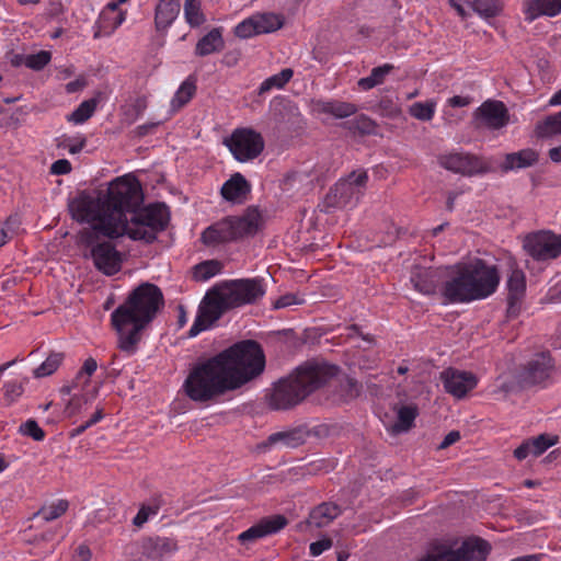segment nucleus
Returning a JSON list of instances; mask_svg holds the SVG:
<instances>
[{"label":"nucleus","mask_w":561,"mask_h":561,"mask_svg":"<svg viewBox=\"0 0 561 561\" xmlns=\"http://www.w3.org/2000/svg\"><path fill=\"white\" fill-rule=\"evenodd\" d=\"M140 202V183L125 175L111 182L104 194L80 192L69 201L68 208L76 221L92 224V228L85 232L115 239L124 236V226L118 225L124 211L133 209Z\"/></svg>","instance_id":"obj_1"},{"label":"nucleus","mask_w":561,"mask_h":561,"mask_svg":"<svg viewBox=\"0 0 561 561\" xmlns=\"http://www.w3.org/2000/svg\"><path fill=\"white\" fill-rule=\"evenodd\" d=\"M163 306V294L157 285L141 283L134 288L111 314L118 337L117 347L128 355L135 354L142 339V330L153 321Z\"/></svg>","instance_id":"obj_2"},{"label":"nucleus","mask_w":561,"mask_h":561,"mask_svg":"<svg viewBox=\"0 0 561 561\" xmlns=\"http://www.w3.org/2000/svg\"><path fill=\"white\" fill-rule=\"evenodd\" d=\"M336 373L334 365L308 362L298 367L294 375L275 385L268 404L273 410H288L328 385Z\"/></svg>","instance_id":"obj_3"},{"label":"nucleus","mask_w":561,"mask_h":561,"mask_svg":"<svg viewBox=\"0 0 561 561\" xmlns=\"http://www.w3.org/2000/svg\"><path fill=\"white\" fill-rule=\"evenodd\" d=\"M499 280L494 265L476 259L459 267L458 273L444 284L442 295L451 304L483 299L495 291Z\"/></svg>","instance_id":"obj_4"},{"label":"nucleus","mask_w":561,"mask_h":561,"mask_svg":"<svg viewBox=\"0 0 561 561\" xmlns=\"http://www.w3.org/2000/svg\"><path fill=\"white\" fill-rule=\"evenodd\" d=\"M226 373L218 354L195 365L186 377L183 388L185 394L195 402H207L228 390L237 389Z\"/></svg>","instance_id":"obj_5"},{"label":"nucleus","mask_w":561,"mask_h":561,"mask_svg":"<svg viewBox=\"0 0 561 561\" xmlns=\"http://www.w3.org/2000/svg\"><path fill=\"white\" fill-rule=\"evenodd\" d=\"M222 366L237 388L260 376L265 368V355L253 340L238 342L218 354Z\"/></svg>","instance_id":"obj_6"},{"label":"nucleus","mask_w":561,"mask_h":561,"mask_svg":"<svg viewBox=\"0 0 561 561\" xmlns=\"http://www.w3.org/2000/svg\"><path fill=\"white\" fill-rule=\"evenodd\" d=\"M142 201L130 210L124 211L118 225L124 226V234L133 240L151 243L157 233L163 231L169 222V211L164 204H152L138 210Z\"/></svg>","instance_id":"obj_7"},{"label":"nucleus","mask_w":561,"mask_h":561,"mask_svg":"<svg viewBox=\"0 0 561 561\" xmlns=\"http://www.w3.org/2000/svg\"><path fill=\"white\" fill-rule=\"evenodd\" d=\"M263 227V218L257 208L249 207L242 216L226 217L209 226L202 233V241L206 245L237 241L253 237Z\"/></svg>","instance_id":"obj_8"},{"label":"nucleus","mask_w":561,"mask_h":561,"mask_svg":"<svg viewBox=\"0 0 561 561\" xmlns=\"http://www.w3.org/2000/svg\"><path fill=\"white\" fill-rule=\"evenodd\" d=\"M228 309H232V306H230L226 294L220 286L215 287L204 297L195 321L188 331V336L195 337L209 329Z\"/></svg>","instance_id":"obj_9"},{"label":"nucleus","mask_w":561,"mask_h":561,"mask_svg":"<svg viewBox=\"0 0 561 561\" xmlns=\"http://www.w3.org/2000/svg\"><path fill=\"white\" fill-rule=\"evenodd\" d=\"M98 234L83 232L82 242L90 248V257L96 270L107 276L115 275L122 268L123 255L110 241H100Z\"/></svg>","instance_id":"obj_10"},{"label":"nucleus","mask_w":561,"mask_h":561,"mask_svg":"<svg viewBox=\"0 0 561 561\" xmlns=\"http://www.w3.org/2000/svg\"><path fill=\"white\" fill-rule=\"evenodd\" d=\"M368 181L366 171L352 172L347 178L340 180L327 194L330 206L343 207L356 203L363 196Z\"/></svg>","instance_id":"obj_11"},{"label":"nucleus","mask_w":561,"mask_h":561,"mask_svg":"<svg viewBox=\"0 0 561 561\" xmlns=\"http://www.w3.org/2000/svg\"><path fill=\"white\" fill-rule=\"evenodd\" d=\"M236 160L247 162L255 159L264 149V140L261 134L250 128L236 129L225 140Z\"/></svg>","instance_id":"obj_12"},{"label":"nucleus","mask_w":561,"mask_h":561,"mask_svg":"<svg viewBox=\"0 0 561 561\" xmlns=\"http://www.w3.org/2000/svg\"><path fill=\"white\" fill-rule=\"evenodd\" d=\"M523 248L535 261L545 262L561 254V234L541 230L527 234Z\"/></svg>","instance_id":"obj_13"},{"label":"nucleus","mask_w":561,"mask_h":561,"mask_svg":"<svg viewBox=\"0 0 561 561\" xmlns=\"http://www.w3.org/2000/svg\"><path fill=\"white\" fill-rule=\"evenodd\" d=\"M220 287L232 308L255 304L265 295V286L261 278L234 279L222 284Z\"/></svg>","instance_id":"obj_14"},{"label":"nucleus","mask_w":561,"mask_h":561,"mask_svg":"<svg viewBox=\"0 0 561 561\" xmlns=\"http://www.w3.org/2000/svg\"><path fill=\"white\" fill-rule=\"evenodd\" d=\"M553 363L549 354H538L530 359L518 375L522 387L540 385L550 378Z\"/></svg>","instance_id":"obj_15"},{"label":"nucleus","mask_w":561,"mask_h":561,"mask_svg":"<svg viewBox=\"0 0 561 561\" xmlns=\"http://www.w3.org/2000/svg\"><path fill=\"white\" fill-rule=\"evenodd\" d=\"M438 162L446 170L465 176H471L486 171L484 163L478 157L465 152L440 156Z\"/></svg>","instance_id":"obj_16"},{"label":"nucleus","mask_w":561,"mask_h":561,"mask_svg":"<svg viewBox=\"0 0 561 561\" xmlns=\"http://www.w3.org/2000/svg\"><path fill=\"white\" fill-rule=\"evenodd\" d=\"M445 391L457 399L463 398L478 382L477 377L469 371L447 368L440 373Z\"/></svg>","instance_id":"obj_17"},{"label":"nucleus","mask_w":561,"mask_h":561,"mask_svg":"<svg viewBox=\"0 0 561 561\" xmlns=\"http://www.w3.org/2000/svg\"><path fill=\"white\" fill-rule=\"evenodd\" d=\"M507 317L518 316L526 293V276L520 268H512L506 280Z\"/></svg>","instance_id":"obj_18"},{"label":"nucleus","mask_w":561,"mask_h":561,"mask_svg":"<svg viewBox=\"0 0 561 561\" xmlns=\"http://www.w3.org/2000/svg\"><path fill=\"white\" fill-rule=\"evenodd\" d=\"M476 118L482 121L485 127L490 129H501L508 124L510 114L501 101L488 100L483 102L474 112Z\"/></svg>","instance_id":"obj_19"},{"label":"nucleus","mask_w":561,"mask_h":561,"mask_svg":"<svg viewBox=\"0 0 561 561\" xmlns=\"http://www.w3.org/2000/svg\"><path fill=\"white\" fill-rule=\"evenodd\" d=\"M286 525L287 519L283 515H274L272 517H266L261 519L257 524L251 526L249 529L242 531L238 536V540L242 545L253 542L257 539L276 534Z\"/></svg>","instance_id":"obj_20"},{"label":"nucleus","mask_w":561,"mask_h":561,"mask_svg":"<svg viewBox=\"0 0 561 561\" xmlns=\"http://www.w3.org/2000/svg\"><path fill=\"white\" fill-rule=\"evenodd\" d=\"M442 277L443 272L434 267L414 266L411 272L413 287L424 295H434Z\"/></svg>","instance_id":"obj_21"},{"label":"nucleus","mask_w":561,"mask_h":561,"mask_svg":"<svg viewBox=\"0 0 561 561\" xmlns=\"http://www.w3.org/2000/svg\"><path fill=\"white\" fill-rule=\"evenodd\" d=\"M491 545L481 537L472 536L465 539L454 549L460 561H485L491 552Z\"/></svg>","instance_id":"obj_22"},{"label":"nucleus","mask_w":561,"mask_h":561,"mask_svg":"<svg viewBox=\"0 0 561 561\" xmlns=\"http://www.w3.org/2000/svg\"><path fill=\"white\" fill-rule=\"evenodd\" d=\"M308 436L309 432L305 427H295L271 434L263 445L265 447L297 448L305 444Z\"/></svg>","instance_id":"obj_23"},{"label":"nucleus","mask_w":561,"mask_h":561,"mask_svg":"<svg viewBox=\"0 0 561 561\" xmlns=\"http://www.w3.org/2000/svg\"><path fill=\"white\" fill-rule=\"evenodd\" d=\"M181 0H159L154 10V26L158 32H164L179 16Z\"/></svg>","instance_id":"obj_24"},{"label":"nucleus","mask_w":561,"mask_h":561,"mask_svg":"<svg viewBox=\"0 0 561 561\" xmlns=\"http://www.w3.org/2000/svg\"><path fill=\"white\" fill-rule=\"evenodd\" d=\"M251 192V185L241 173H234L221 186V196L229 202L241 203Z\"/></svg>","instance_id":"obj_25"},{"label":"nucleus","mask_w":561,"mask_h":561,"mask_svg":"<svg viewBox=\"0 0 561 561\" xmlns=\"http://www.w3.org/2000/svg\"><path fill=\"white\" fill-rule=\"evenodd\" d=\"M539 161V153L531 148L506 153L501 169L504 172L530 168Z\"/></svg>","instance_id":"obj_26"},{"label":"nucleus","mask_w":561,"mask_h":561,"mask_svg":"<svg viewBox=\"0 0 561 561\" xmlns=\"http://www.w3.org/2000/svg\"><path fill=\"white\" fill-rule=\"evenodd\" d=\"M341 513L340 506L331 502H324L310 512L307 524L310 527L323 528L337 518Z\"/></svg>","instance_id":"obj_27"},{"label":"nucleus","mask_w":561,"mask_h":561,"mask_svg":"<svg viewBox=\"0 0 561 561\" xmlns=\"http://www.w3.org/2000/svg\"><path fill=\"white\" fill-rule=\"evenodd\" d=\"M561 12V0H530L527 3L526 20L533 22L540 15L556 16Z\"/></svg>","instance_id":"obj_28"},{"label":"nucleus","mask_w":561,"mask_h":561,"mask_svg":"<svg viewBox=\"0 0 561 561\" xmlns=\"http://www.w3.org/2000/svg\"><path fill=\"white\" fill-rule=\"evenodd\" d=\"M225 47V41L220 27H215L204 35L195 46V54L204 57L214 53H219Z\"/></svg>","instance_id":"obj_29"},{"label":"nucleus","mask_w":561,"mask_h":561,"mask_svg":"<svg viewBox=\"0 0 561 561\" xmlns=\"http://www.w3.org/2000/svg\"><path fill=\"white\" fill-rule=\"evenodd\" d=\"M142 548L149 558H161L175 550V543L167 537H150L144 541Z\"/></svg>","instance_id":"obj_30"},{"label":"nucleus","mask_w":561,"mask_h":561,"mask_svg":"<svg viewBox=\"0 0 561 561\" xmlns=\"http://www.w3.org/2000/svg\"><path fill=\"white\" fill-rule=\"evenodd\" d=\"M317 110L320 113L332 115L335 118H345L357 112L355 104L341 101L319 102Z\"/></svg>","instance_id":"obj_31"},{"label":"nucleus","mask_w":561,"mask_h":561,"mask_svg":"<svg viewBox=\"0 0 561 561\" xmlns=\"http://www.w3.org/2000/svg\"><path fill=\"white\" fill-rule=\"evenodd\" d=\"M535 135L540 139H547L557 135H561V111L559 113L547 116L541 122H538L535 127Z\"/></svg>","instance_id":"obj_32"},{"label":"nucleus","mask_w":561,"mask_h":561,"mask_svg":"<svg viewBox=\"0 0 561 561\" xmlns=\"http://www.w3.org/2000/svg\"><path fill=\"white\" fill-rule=\"evenodd\" d=\"M417 415L419 409L416 405L409 404L400 407L397 412L398 420L391 427L392 432L396 434L408 432L413 426Z\"/></svg>","instance_id":"obj_33"},{"label":"nucleus","mask_w":561,"mask_h":561,"mask_svg":"<svg viewBox=\"0 0 561 561\" xmlns=\"http://www.w3.org/2000/svg\"><path fill=\"white\" fill-rule=\"evenodd\" d=\"M195 92H196L195 80H193L192 78H187L180 85L178 91L175 92V94L171 101L172 108L174 111H178L181 107H183L185 104H187L191 101V99L194 96Z\"/></svg>","instance_id":"obj_34"},{"label":"nucleus","mask_w":561,"mask_h":561,"mask_svg":"<svg viewBox=\"0 0 561 561\" xmlns=\"http://www.w3.org/2000/svg\"><path fill=\"white\" fill-rule=\"evenodd\" d=\"M252 16L255 22L257 34L272 33L283 26V20L274 13L254 14Z\"/></svg>","instance_id":"obj_35"},{"label":"nucleus","mask_w":561,"mask_h":561,"mask_svg":"<svg viewBox=\"0 0 561 561\" xmlns=\"http://www.w3.org/2000/svg\"><path fill=\"white\" fill-rule=\"evenodd\" d=\"M294 71L290 68H285L280 72L273 75L265 79L260 88L259 94L262 95L272 89H282L293 78Z\"/></svg>","instance_id":"obj_36"},{"label":"nucleus","mask_w":561,"mask_h":561,"mask_svg":"<svg viewBox=\"0 0 561 561\" xmlns=\"http://www.w3.org/2000/svg\"><path fill=\"white\" fill-rule=\"evenodd\" d=\"M163 501L161 495H156L151 499L150 504H142L133 519V525L136 527H141L145 523L148 522L150 516L157 515L160 507L162 506Z\"/></svg>","instance_id":"obj_37"},{"label":"nucleus","mask_w":561,"mask_h":561,"mask_svg":"<svg viewBox=\"0 0 561 561\" xmlns=\"http://www.w3.org/2000/svg\"><path fill=\"white\" fill-rule=\"evenodd\" d=\"M184 16L191 27L201 26L206 21L202 12V0H185Z\"/></svg>","instance_id":"obj_38"},{"label":"nucleus","mask_w":561,"mask_h":561,"mask_svg":"<svg viewBox=\"0 0 561 561\" xmlns=\"http://www.w3.org/2000/svg\"><path fill=\"white\" fill-rule=\"evenodd\" d=\"M96 106V99L85 100L70 115L67 116V119L68 122L75 124H83L94 114Z\"/></svg>","instance_id":"obj_39"},{"label":"nucleus","mask_w":561,"mask_h":561,"mask_svg":"<svg viewBox=\"0 0 561 561\" xmlns=\"http://www.w3.org/2000/svg\"><path fill=\"white\" fill-rule=\"evenodd\" d=\"M64 360L62 353H50L47 358L36 368L33 374L36 378H43L54 374Z\"/></svg>","instance_id":"obj_40"},{"label":"nucleus","mask_w":561,"mask_h":561,"mask_svg":"<svg viewBox=\"0 0 561 561\" xmlns=\"http://www.w3.org/2000/svg\"><path fill=\"white\" fill-rule=\"evenodd\" d=\"M222 265L217 260L204 261L194 266V278L199 282L207 280L217 275Z\"/></svg>","instance_id":"obj_41"},{"label":"nucleus","mask_w":561,"mask_h":561,"mask_svg":"<svg viewBox=\"0 0 561 561\" xmlns=\"http://www.w3.org/2000/svg\"><path fill=\"white\" fill-rule=\"evenodd\" d=\"M343 126L351 131L362 135H370L376 130L375 122L365 115L356 116L354 119L345 122Z\"/></svg>","instance_id":"obj_42"},{"label":"nucleus","mask_w":561,"mask_h":561,"mask_svg":"<svg viewBox=\"0 0 561 561\" xmlns=\"http://www.w3.org/2000/svg\"><path fill=\"white\" fill-rule=\"evenodd\" d=\"M69 507L67 500H58L56 503L42 507L34 514V517L41 516L45 522H51L62 516Z\"/></svg>","instance_id":"obj_43"},{"label":"nucleus","mask_w":561,"mask_h":561,"mask_svg":"<svg viewBox=\"0 0 561 561\" xmlns=\"http://www.w3.org/2000/svg\"><path fill=\"white\" fill-rule=\"evenodd\" d=\"M119 3L112 1L106 4L100 16V23L111 22V30L117 28L124 21V13L118 11Z\"/></svg>","instance_id":"obj_44"},{"label":"nucleus","mask_w":561,"mask_h":561,"mask_svg":"<svg viewBox=\"0 0 561 561\" xmlns=\"http://www.w3.org/2000/svg\"><path fill=\"white\" fill-rule=\"evenodd\" d=\"M337 375H339V371L331 380H333L334 378H337V382L341 388V393H340L341 398L348 400V399H354V398L358 397L359 392H360V386L357 382V380L350 378L346 375H343L341 377H339Z\"/></svg>","instance_id":"obj_45"},{"label":"nucleus","mask_w":561,"mask_h":561,"mask_svg":"<svg viewBox=\"0 0 561 561\" xmlns=\"http://www.w3.org/2000/svg\"><path fill=\"white\" fill-rule=\"evenodd\" d=\"M436 103L433 101L416 102L410 106L409 113L419 121L428 122L433 118Z\"/></svg>","instance_id":"obj_46"},{"label":"nucleus","mask_w":561,"mask_h":561,"mask_svg":"<svg viewBox=\"0 0 561 561\" xmlns=\"http://www.w3.org/2000/svg\"><path fill=\"white\" fill-rule=\"evenodd\" d=\"M528 440L531 445L533 456L538 457L541 454H543L549 447L556 445L558 442V437H550L549 435L541 434Z\"/></svg>","instance_id":"obj_47"},{"label":"nucleus","mask_w":561,"mask_h":561,"mask_svg":"<svg viewBox=\"0 0 561 561\" xmlns=\"http://www.w3.org/2000/svg\"><path fill=\"white\" fill-rule=\"evenodd\" d=\"M51 54L48 50H41L36 54H30L26 58V67L39 71L44 69L50 61Z\"/></svg>","instance_id":"obj_48"},{"label":"nucleus","mask_w":561,"mask_h":561,"mask_svg":"<svg viewBox=\"0 0 561 561\" xmlns=\"http://www.w3.org/2000/svg\"><path fill=\"white\" fill-rule=\"evenodd\" d=\"M472 9L482 16H494L499 12L497 0H474Z\"/></svg>","instance_id":"obj_49"},{"label":"nucleus","mask_w":561,"mask_h":561,"mask_svg":"<svg viewBox=\"0 0 561 561\" xmlns=\"http://www.w3.org/2000/svg\"><path fill=\"white\" fill-rule=\"evenodd\" d=\"M24 381H27V378H24V380H11L3 385L4 399L9 403L14 402L22 396L24 391Z\"/></svg>","instance_id":"obj_50"},{"label":"nucleus","mask_w":561,"mask_h":561,"mask_svg":"<svg viewBox=\"0 0 561 561\" xmlns=\"http://www.w3.org/2000/svg\"><path fill=\"white\" fill-rule=\"evenodd\" d=\"M20 433L32 437L36 442H41L45 438V432L38 426L35 420H27L22 423L19 428Z\"/></svg>","instance_id":"obj_51"},{"label":"nucleus","mask_w":561,"mask_h":561,"mask_svg":"<svg viewBox=\"0 0 561 561\" xmlns=\"http://www.w3.org/2000/svg\"><path fill=\"white\" fill-rule=\"evenodd\" d=\"M234 34L240 38H249L254 35H259L256 33V26L253 16H250L240 22L234 28Z\"/></svg>","instance_id":"obj_52"},{"label":"nucleus","mask_w":561,"mask_h":561,"mask_svg":"<svg viewBox=\"0 0 561 561\" xmlns=\"http://www.w3.org/2000/svg\"><path fill=\"white\" fill-rule=\"evenodd\" d=\"M87 139L85 137H80L78 142L72 144L70 138L64 137L58 139L57 147L62 149H68L71 154H76L80 152L85 146Z\"/></svg>","instance_id":"obj_53"},{"label":"nucleus","mask_w":561,"mask_h":561,"mask_svg":"<svg viewBox=\"0 0 561 561\" xmlns=\"http://www.w3.org/2000/svg\"><path fill=\"white\" fill-rule=\"evenodd\" d=\"M98 368V363L94 358L89 357L84 360L81 369L77 374L76 380H79L83 377V375H87L88 377L83 381L84 385H88L90 382V377L95 373Z\"/></svg>","instance_id":"obj_54"},{"label":"nucleus","mask_w":561,"mask_h":561,"mask_svg":"<svg viewBox=\"0 0 561 561\" xmlns=\"http://www.w3.org/2000/svg\"><path fill=\"white\" fill-rule=\"evenodd\" d=\"M304 302V299L299 298L296 294H286L280 296L274 302V309H282L293 305H300Z\"/></svg>","instance_id":"obj_55"},{"label":"nucleus","mask_w":561,"mask_h":561,"mask_svg":"<svg viewBox=\"0 0 561 561\" xmlns=\"http://www.w3.org/2000/svg\"><path fill=\"white\" fill-rule=\"evenodd\" d=\"M332 547V540L330 538H323L321 540L310 543L309 550L312 557L320 556L323 551Z\"/></svg>","instance_id":"obj_56"},{"label":"nucleus","mask_w":561,"mask_h":561,"mask_svg":"<svg viewBox=\"0 0 561 561\" xmlns=\"http://www.w3.org/2000/svg\"><path fill=\"white\" fill-rule=\"evenodd\" d=\"M71 172V163L67 159L56 160L50 165V173L56 175H64Z\"/></svg>","instance_id":"obj_57"},{"label":"nucleus","mask_w":561,"mask_h":561,"mask_svg":"<svg viewBox=\"0 0 561 561\" xmlns=\"http://www.w3.org/2000/svg\"><path fill=\"white\" fill-rule=\"evenodd\" d=\"M393 68L394 67L392 65L385 64L382 66L373 68L370 73L378 81V83L381 84L386 76L389 75L393 70Z\"/></svg>","instance_id":"obj_58"},{"label":"nucleus","mask_w":561,"mask_h":561,"mask_svg":"<svg viewBox=\"0 0 561 561\" xmlns=\"http://www.w3.org/2000/svg\"><path fill=\"white\" fill-rule=\"evenodd\" d=\"M87 402H88V399L85 397H73L69 400V402L66 407V412L69 415H73V414L78 413L81 410L82 404H85Z\"/></svg>","instance_id":"obj_59"},{"label":"nucleus","mask_w":561,"mask_h":561,"mask_svg":"<svg viewBox=\"0 0 561 561\" xmlns=\"http://www.w3.org/2000/svg\"><path fill=\"white\" fill-rule=\"evenodd\" d=\"M87 85V80L84 77L80 76L76 80L68 82L65 85V90L67 93H76L78 91H81Z\"/></svg>","instance_id":"obj_60"},{"label":"nucleus","mask_w":561,"mask_h":561,"mask_svg":"<svg viewBox=\"0 0 561 561\" xmlns=\"http://www.w3.org/2000/svg\"><path fill=\"white\" fill-rule=\"evenodd\" d=\"M529 455H533V449L529 440H525L514 450V457L518 460H524Z\"/></svg>","instance_id":"obj_61"},{"label":"nucleus","mask_w":561,"mask_h":561,"mask_svg":"<svg viewBox=\"0 0 561 561\" xmlns=\"http://www.w3.org/2000/svg\"><path fill=\"white\" fill-rule=\"evenodd\" d=\"M460 439V433L458 431L449 432L438 446V449H445L450 445L455 444Z\"/></svg>","instance_id":"obj_62"},{"label":"nucleus","mask_w":561,"mask_h":561,"mask_svg":"<svg viewBox=\"0 0 561 561\" xmlns=\"http://www.w3.org/2000/svg\"><path fill=\"white\" fill-rule=\"evenodd\" d=\"M378 81L370 73L368 77L358 80V87L363 90H370L378 85Z\"/></svg>","instance_id":"obj_63"},{"label":"nucleus","mask_w":561,"mask_h":561,"mask_svg":"<svg viewBox=\"0 0 561 561\" xmlns=\"http://www.w3.org/2000/svg\"><path fill=\"white\" fill-rule=\"evenodd\" d=\"M378 81L370 73L368 77L358 80V87L363 90H370L378 85Z\"/></svg>","instance_id":"obj_64"}]
</instances>
